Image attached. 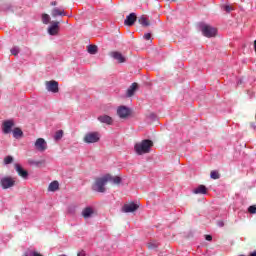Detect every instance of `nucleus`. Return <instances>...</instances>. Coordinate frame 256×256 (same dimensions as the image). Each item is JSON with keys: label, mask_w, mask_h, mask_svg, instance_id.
Listing matches in <instances>:
<instances>
[{"label": "nucleus", "mask_w": 256, "mask_h": 256, "mask_svg": "<svg viewBox=\"0 0 256 256\" xmlns=\"http://www.w3.org/2000/svg\"><path fill=\"white\" fill-rule=\"evenodd\" d=\"M11 53L12 55H15V56L19 55V47H13L11 49Z\"/></svg>", "instance_id": "2f4dec72"}, {"label": "nucleus", "mask_w": 256, "mask_h": 256, "mask_svg": "<svg viewBox=\"0 0 256 256\" xmlns=\"http://www.w3.org/2000/svg\"><path fill=\"white\" fill-rule=\"evenodd\" d=\"M4 163H5V165H9V164L13 163V158L11 156H7L4 159Z\"/></svg>", "instance_id": "7c9ffc66"}, {"label": "nucleus", "mask_w": 256, "mask_h": 256, "mask_svg": "<svg viewBox=\"0 0 256 256\" xmlns=\"http://www.w3.org/2000/svg\"><path fill=\"white\" fill-rule=\"evenodd\" d=\"M139 209V205L135 203L124 204L122 207V213H135Z\"/></svg>", "instance_id": "9d476101"}, {"label": "nucleus", "mask_w": 256, "mask_h": 256, "mask_svg": "<svg viewBox=\"0 0 256 256\" xmlns=\"http://www.w3.org/2000/svg\"><path fill=\"white\" fill-rule=\"evenodd\" d=\"M159 247V242H149L148 249H157Z\"/></svg>", "instance_id": "cd10ccee"}, {"label": "nucleus", "mask_w": 256, "mask_h": 256, "mask_svg": "<svg viewBox=\"0 0 256 256\" xmlns=\"http://www.w3.org/2000/svg\"><path fill=\"white\" fill-rule=\"evenodd\" d=\"M248 213H250L251 215H255L256 213V205H252L248 208Z\"/></svg>", "instance_id": "c756f323"}, {"label": "nucleus", "mask_w": 256, "mask_h": 256, "mask_svg": "<svg viewBox=\"0 0 256 256\" xmlns=\"http://www.w3.org/2000/svg\"><path fill=\"white\" fill-rule=\"evenodd\" d=\"M34 147L36 151L43 153L44 151H47V142L43 138H38L34 144Z\"/></svg>", "instance_id": "6e6552de"}, {"label": "nucleus", "mask_w": 256, "mask_h": 256, "mask_svg": "<svg viewBox=\"0 0 256 256\" xmlns=\"http://www.w3.org/2000/svg\"><path fill=\"white\" fill-rule=\"evenodd\" d=\"M200 29H201L204 37L211 38V37H215V35H217V28L212 27L210 25L203 24L200 26Z\"/></svg>", "instance_id": "20e7f679"}, {"label": "nucleus", "mask_w": 256, "mask_h": 256, "mask_svg": "<svg viewBox=\"0 0 256 256\" xmlns=\"http://www.w3.org/2000/svg\"><path fill=\"white\" fill-rule=\"evenodd\" d=\"M100 123H105L106 125H113V118L109 115H101L98 117Z\"/></svg>", "instance_id": "2eb2a0df"}, {"label": "nucleus", "mask_w": 256, "mask_h": 256, "mask_svg": "<svg viewBox=\"0 0 256 256\" xmlns=\"http://www.w3.org/2000/svg\"><path fill=\"white\" fill-rule=\"evenodd\" d=\"M107 177L106 175L96 178L94 185L92 186L93 191H97V193H105L107 189L105 185H107Z\"/></svg>", "instance_id": "f03ea898"}, {"label": "nucleus", "mask_w": 256, "mask_h": 256, "mask_svg": "<svg viewBox=\"0 0 256 256\" xmlns=\"http://www.w3.org/2000/svg\"><path fill=\"white\" fill-rule=\"evenodd\" d=\"M49 35L55 36L59 34V22L52 21L51 25L48 27Z\"/></svg>", "instance_id": "9b49d317"}, {"label": "nucleus", "mask_w": 256, "mask_h": 256, "mask_svg": "<svg viewBox=\"0 0 256 256\" xmlns=\"http://www.w3.org/2000/svg\"><path fill=\"white\" fill-rule=\"evenodd\" d=\"M205 239H206V241H213V236H211V235H206V236H205Z\"/></svg>", "instance_id": "f704fd0d"}, {"label": "nucleus", "mask_w": 256, "mask_h": 256, "mask_svg": "<svg viewBox=\"0 0 256 256\" xmlns=\"http://www.w3.org/2000/svg\"><path fill=\"white\" fill-rule=\"evenodd\" d=\"M52 17H65V15H67V13H65V10L61 9V8H54L52 10L51 13Z\"/></svg>", "instance_id": "a211bd4d"}, {"label": "nucleus", "mask_w": 256, "mask_h": 256, "mask_svg": "<svg viewBox=\"0 0 256 256\" xmlns=\"http://www.w3.org/2000/svg\"><path fill=\"white\" fill-rule=\"evenodd\" d=\"M224 11H226V13H231V11H233V7L226 5L223 6Z\"/></svg>", "instance_id": "473e14b6"}, {"label": "nucleus", "mask_w": 256, "mask_h": 256, "mask_svg": "<svg viewBox=\"0 0 256 256\" xmlns=\"http://www.w3.org/2000/svg\"><path fill=\"white\" fill-rule=\"evenodd\" d=\"M15 169L18 175H20V177H22L23 179H27V177H29V172L23 169V167H21L20 164H15Z\"/></svg>", "instance_id": "4468645a"}, {"label": "nucleus", "mask_w": 256, "mask_h": 256, "mask_svg": "<svg viewBox=\"0 0 256 256\" xmlns=\"http://www.w3.org/2000/svg\"><path fill=\"white\" fill-rule=\"evenodd\" d=\"M0 183L4 189H11L15 185V178L3 177L0 180Z\"/></svg>", "instance_id": "1a4fd4ad"}, {"label": "nucleus", "mask_w": 256, "mask_h": 256, "mask_svg": "<svg viewBox=\"0 0 256 256\" xmlns=\"http://www.w3.org/2000/svg\"><path fill=\"white\" fill-rule=\"evenodd\" d=\"M33 165H40L41 162H31Z\"/></svg>", "instance_id": "58836bf2"}, {"label": "nucleus", "mask_w": 256, "mask_h": 256, "mask_svg": "<svg viewBox=\"0 0 256 256\" xmlns=\"http://www.w3.org/2000/svg\"><path fill=\"white\" fill-rule=\"evenodd\" d=\"M82 215L84 219H89L91 215H93V208L87 207L82 211Z\"/></svg>", "instance_id": "412c9836"}, {"label": "nucleus", "mask_w": 256, "mask_h": 256, "mask_svg": "<svg viewBox=\"0 0 256 256\" xmlns=\"http://www.w3.org/2000/svg\"><path fill=\"white\" fill-rule=\"evenodd\" d=\"M140 25H142V27H149L150 23H149V18H147L146 16H141L138 19Z\"/></svg>", "instance_id": "4be33fe9"}, {"label": "nucleus", "mask_w": 256, "mask_h": 256, "mask_svg": "<svg viewBox=\"0 0 256 256\" xmlns=\"http://www.w3.org/2000/svg\"><path fill=\"white\" fill-rule=\"evenodd\" d=\"M101 139V134L99 132H88L85 134L84 136V143H88V144H91V143H99Z\"/></svg>", "instance_id": "7ed1b4c3"}, {"label": "nucleus", "mask_w": 256, "mask_h": 256, "mask_svg": "<svg viewBox=\"0 0 256 256\" xmlns=\"http://www.w3.org/2000/svg\"><path fill=\"white\" fill-rule=\"evenodd\" d=\"M12 134L14 139H21L23 137V130H21L19 127H16L12 130Z\"/></svg>", "instance_id": "aec40b11"}, {"label": "nucleus", "mask_w": 256, "mask_h": 256, "mask_svg": "<svg viewBox=\"0 0 256 256\" xmlns=\"http://www.w3.org/2000/svg\"><path fill=\"white\" fill-rule=\"evenodd\" d=\"M137 83H132V85L127 90V97H133L135 95V91H137Z\"/></svg>", "instance_id": "6ab92c4d"}, {"label": "nucleus", "mask_w": 256, "mask_h": 256, "mask_svg": "<svg viewBox=\"0 0 256 256\" xmlns=\"http://www.w3.org/2000/svg\"><path fill=\"white\" fill-rule=\"evenodd\" d=\"M239 256H245V255L241 254V255H239Z\"/></svg>", "instance_id": "a19ab883"}, {"label": "nucleus", "mask_w": 256, "mask_h": 256, "mask_svg": "<svg viewBox=\"0 0 256 256\" xmlns=\"http://www.w3.org/2000/svg\"><path fill=\"white\" fill-rule=\"evenodd\" d=\"M13 127H15V120L9 119L2 122V133L4 135H9V133L13 132Z\"/></svg>", "instance_id": "39448f33"}, {"label": "nucleus", "mask_w": 256, "mask_h": 256, "mask_svg": "<svg viewBox=\"0 0 256 256\" xmlns=\"http://www.w3.org/2000/svg\"><path fill=\"white\" fill-rule=\"evenodd\" d=\"M218 225H219V227H223L225 225V223H223V221H220V222H218Z\"/></svg>", "instance_id": "e433bc0d"}, {"label": "nucleus", "mask_w": 256, "mask_h": 256, "mask_svg": "<svg viewBox=\"0 0 256 256\" xmlns=\"http://www.w3.org/2000/svg\"><path fill=\"white\" fill-rule=\"evenodd\" d=\"M111 57H113V59L118 61V63H125V61H126L125 56H123V54H121V52H112Z\"/></svg>", "instance_id": "dca6fc26"}, {"label": "nucleus", "mask_w": 256, "mask_h": 256, "mask_svg": "<svg viewBox=\"0 0 256 256\" xmlns=\"http://www.w3.org/2000/svg\"><path fill=\"white\" fill-rule=\"evenodd\" d=\"M25 255L26 256H42L41 253H39L37 251H31V250L26 251Z\"/></svg>", "instance_id": "bb28decb"}, {"label": "nucleus", "mask_w": 256, "mask_h": 256, "mask_svg": "<svg viewBox=\"0 0 256 256\" xmlns=\"http://www.w3.org/2000/svg\"><path fill=\"white\" fill-rule=\"evenodd\" d=\"M144 39H146V41H149L151 39V33H146L144 35Z\"/></svg>", "instance_id": "72a5a7b5"}, {"label": "nucleus", "mask_w": 256, "mask_h": 256, "mask_svg": "<svg viewBox=\"0 0 256 256\" xmlns=\"http://www.w3.org/2000/svg\"><path fill=\"white\" fill-rule=\"evenodd\" d=\"M47 91L50 93H59V82L52 80L45 83Z\"/></svg>", "instance_id": "0eeeda50"}, {"label": "nucleus", "mask_w": 256, "mask_h": 256, "mask_svg": "<svg viewBox=\"0 0 256 256\" xmlns=\"http://www.w3.org/2000/svg\"><path fill=\"white\" fill-rule=\"evenodd\" d=\"M151 147H153V141L145 139L134 145V151L136 155H145L151 152Z\"/></svg>", "instance_id": "f257e3e1"}, {"label": "nucleus", "mask_w": 256, "mask_h": 256, "mask_svg": "<svg viewBox=\"0 0 256 256\" xmlns=\"http://www.w3.org/2000/svg\"><path fill=\"white\" fill-rule=\"evenodd\" d=\"M51 5L55 6L57 5V2H52Z\"/></svg>", "instance_id": "ea45409f"}, {"label": "nucleus", "mask_w": 256, "mask_h": 256, "mask_svg": "<svg viewBox=\"0 0 256 256\" xmlns=\"http://www.w3.org/2000/svg\"><path fill=\"white\" fill-rule=\"evenodd\" d=\"M249 256H256V250L251 252Z\"/></svg>", "instance_id": "4c0bfd02"}, {"label": "nucleus", "mask_w": 256, "mask_h": 256, "mask_svg": "<svg viewBox=\"0 0 256 256\" xmlns=\"http://www.w3.org/2000/svg\"><path fill=\"white\" fill-rule=\"evenodd\" d=\"M58 190H59V182L58 181H53L49 184L48 191L55 192Z\"/></svg>", "instance_id": "5701e85b"}, {"label": "nucleus", "mask_w": 256, "mask_h": 256, "mask_svg": "<svg viewBox=\"0 0 256 256\" xmlns=\"http://www.w3.org/2000/svg\"><path fill=\"white\" fill-rule=\"evenodd\" d=\"M136 21H137V15L135 13H131L126 17L124 24L127 25L128 27H132V25H135Z\"/></svg>", "instance_id": "f8f14e48"}, {"label": "nucleus", "mask_w": 256, "mask_h": 256, "mask_svg": "<svg viewBox=\"0 0 256 256\" xmlns=\"http://www.w3.org/2000/svg\"><path fill=\"white\" fill-rule=\"evenodd\" d=\"M106 180L108 183H112L113 185H120L122 179L119 176H111V174H106Z\"/></svg>", "instance_id": "ddd939ff"}, {"label": "nucleus", "mask_w": 256, "mask_h": 256, "mask_svg": "<svg viewBox=\"0 0 256 256\" xmlns=\"http://www.w3.org/2000/svg\"><path fill=\"white\" fill-rule=\"evenodd\" d=\"M77 256H85V251L82 250V251L78 252Z\"/></svg>", "instance_id": "c9c22d12"}, {"label": "nucleus", "mask_w": 256, "mask_h": 256, "mask_svg": "<svg viewBox=\"0 0 256 256\" xmlns=\"http://www.w3.org/2000/svg\"><path fill=\"white\" fill-rule=\"evenodd\" d=\"M55 141H60V139H63V130H58L54 135Z\"/></svg>", "instance_id": "393cba45"}, {"label": "nucleus", "mask_w": 256, "mask_h": 256, "mask_svg": "<svg viewBox=\"0 0 256 256\" xmlns=\"http://www.w3.org/2000/svg\"><path fill=\"white\" fill-rule=\"evenodd\" d=\"M49 21H51V16H49L48 14H42V22L44 23V25L49 24Z\"/></svg>", "instance_id": "a878e982"}, {"label": "nucleus", "mask_w": 256, "mask_h": 256, "mask_svg": "<svg viewBox=\"0 0 256 256\" xmlns=\"http://www.w3.org/2000/svg\"><path fill=\"white\" fill-rule=\"evenodd\" d=\"M210 177H211V179H219V172H217V171H212L211 173H210Z\"/></svg>", "instance_id": "c85d7f7f"}, {"label": "nucleus", "mask_w": 256, "mask_h": 256, "mask_svg": "<svg viewBox=\"0 0 256 256\" xmlns=\"http://www.w3.org/2000/svg\"><path fill=\"white\" fill-rule=\"evenodd\" d=\"M195 195H207V187L205 185H199L193 190Z\"/></svg>", "instance_id": "f3484780"}, {"label": "nucleus", "mask_w": 256, "mask_h": 256, "mask_svg": "<svg viewBox=\"0 0 256 256\" xmlns=\"http://www.w3.org/2000/svg\"><path fill=\"white\" fill-rule=\"evenodd\" d=\"M117 115L120 117V119H127L129 115H131V109L127 106H119L117 108Z\"/></svg>", "instance_id": "423d86ee"}, {"label": "nucleus", "mask_w": 256, "mask_h": 256, "mask_svg": "<svg viewBox=\"0 0 256 256\" xmlns=\"http://www.w3.org/2000/svg\"><path fill=\"white\" fill-rule=\"evenodd\" d=\"M87 51H88V53H90V55H95L97 53V46L96 45H89L87 47Z\"/></svg>", "instance_id": "b1692460"}]
</instances>
